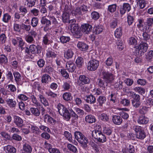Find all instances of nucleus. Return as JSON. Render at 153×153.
<instances>
[{"label":"nucleus","mask_w":153,"mask_h":153,"mask_svg":"<svg viewBox=\"0 0 153 153\" xmlns=\"http://www.w3.org/2000/svg\"><path fill=\"white\" fill-rule=\"evenodd\" d=\"M77 46L79 49L82 51H85L88 48V46L85 43L82 42H78Z\"/></svg>","instance_id":"obj_19"},{"label":"nucleus","mask_w":153,"mask_h":153,"mask_svg":"<svg viewBox=\"0 0 153 153\" xmlns=\"http://www.w3.org/2000/svg\"><path fill=\"white\" fill-rule=\"evenodd\" d=\"M41 22L42 24L45 25V26L44 28V30L45 31L48 30V27L51 24V22L50 20H48L45 17H43L42 18Z\"/></svg>","instance_id":"obj_17"},{"label":"nucleus","mask_w":153,"mask_h":153,"mask_svg":"<svg viewBox=\"0 0 153 153\" xmlns=\"http://www.w3.org/2000/svg\"><path fill=\"white\" fill-rule=\"evenodd\" d=\"M122 118L119 116L115 115L113 116L112 121L115 124L120 125L122 123Z\"/></svg>","instance_id":"obj_23"},{"label":"nucleus","mask_w":153,"mask_h":153,"mask_svg":"<svg viewBox=\"0 0 153 153\" xmlns=\"http://www.w3.org/2000/svg\"><path fill=\"white\" fill-rule=\"evenodd\" d=\"M22 29L24 30L29 32L30 30L31 27L30 25H27L24 23L21 25Z\"/></svg>","instance_id":"obj_52"},{"label":"nucleus","mask_w":153,"mask_h":153,"mask_svg":"<svg viewBox=\"0 0 153 153\" xmlns=\"http://www.w3.org/2000/svg\"><path fill=\"white\" fill-rule=\"evenodd\" d=\"M101 74L102 79L108 83H112L115 78V76L113 74L105 70L102 71Z\"/></svg>","instance_id":"obj_6"},{"label":"nucleus","mask_w":153,"mask_h":153,"mask_svg":"<svg viewBox=\"0 0 153 153\" xmlns=\"http://www.w3.org/2000/svg\"><path fill=\"white\" fill-rule=\"evenodd\" d=\"M149 121V119L144 116H140L137 120V122L140 124H146Z\"/></svg>","instance_id":"obj_21"},{"label":"nucleus","mask_w":153,"mask_h":153,"mask_svg":"<svg viewBox=\"0 0 153 153\" xmlns=\"http://www.w3.org/2000/svg\"><path fill=\"white\" fill-rule=\"evenodd\" d=\"M74 55L73 50L71 49H68L64 53L65 57L67 59L72 58Z\"/></svg>","instance_id":"obj_20"},{"label":"nucleus","mask_w":153,"mask_h":153,"mask_svg":"<svg viewBox=\"0 0 153 153\" xmlns=\"http://www.w3.org/2000/svg\"><path fill=\"white\" fill-rule=\"evenodd\" d=\"M86 101L87 102L90 104H94L96 102L95 97L93 95L91 94L86 96Z\"/></svg>","instance_id":"obj_25"},{"label":"nucleus","mask_w":153,"mask_h":153,"mask_svg":"<svg viewBox=\"0 0 153 153\" xmlns=\"http://www.w3.org/2000/svg\"><path fill=\"white\" fill-rule=\"evenodd\" d=\"M26 52L27 53H29L30 52L32 53L36 54L38 53V51L37 47L34 45L33 44L30 45L29 47V51L28 50Z\"/></svg>","instance_id":"obj_24"},{"label":"nucleus","mask_w":153,"mask_h":153,"mask_svg":"<svg viewBox=\"0 0 153 153\" xmlns=\"http://www.w3.org/2000/svg\"><path fill=\"white\" fill-rule=\"evenodd\" d=\"M117 5L116 4L110 5L108 6L107 10L111 13H113L116 10Z\"/></svg>","instance_id":"obj_38"},{"label":"nucleus","mask_w":153,"mask_h":153,"mask_svg":"<svg viewBox=\"0 0 153 153\" xmlns=\"http://www.w3.org/2000/svg\"><path fill=\"white\" fill-rule=\"evenodd\" d=\"M44 120L45 122H46L48 124L51 126L54 125L56 123V120L48 114L45 115Z\"/></svg>","instance_id":"obj_11"},{"label":"nucleus","mask_w":153,"mask_h":153,"mask_svg":"<svg viewBox=\"0 0 153 153\" xmlns=\"http://www.w3.org/2000/svg\"><path fill=\"white\" fill-rule=\"evenodd\" d=\"M51 80L50 76L47 74H43L42 76L41 82L43 83L48 84Z\"/></svg>","instance_id":"obj_22"},{"label":"nucleus","mask_w":153,"mask_h":153,"mask_svg":"<svg viewBox=\"0 0 153 153\" xmlns=\"http://www.w3.org/2000/svg\"><path fill=\"white\" fill-rule=\"evenodd\" d=\"M39 129L44 131L45 132H47L49 133H51V131L50 129L46 126L41 125L39 126Z\"/></svg>","instance_id":"obj_55"},{"label":"nucleus","mask_w":153,"mask_h":153,"mask_svg":"<svg viewBox=\"0 0 153 153\" xmlns=\"http://www.w3.org/2000/svg\"><path fill=\"white\" fill-rule=\"evenodd\" d=\"M26 127L27 128H30L32 132L36 135H39L41 133V131L39 130V128L35 126L28 124L27 125Z\"/></svg>","instance_id":"obj_15"},{"label":"nucleus","mask_w":153,"mask_h":153,"mask_svg":"<svg viewBox=\"0 0 153 153\" xmlns=\"http://www.w3.org/2000/svg\"><path fill=\"white\" fill-rule=\"evenodd\" d=\"M98 85L100 87L102 88H105L108 85V83L106 82V80H103L100 79H98Z\"/></svg>","instance_id":"obj_35"},{"label":"nucleus","mask_w":153,"mask_h":153,"mask_svg":"<svg viewBox=\"0 0 153 153\" xmlns=\"http://www.w3.org/2000/svg\"><path fill=\"white\" fill-rule=\"evenodd\" d=\"M122 29L120 27L116 29L114 32V35L116 37L120 38L122 35Z\"/></svg>","instance_id":"obj_47"},{"label":"nucleus","mask_w":153,"mask_h":153,"mask_svg":"<svg viewBox=\"0 0 153 153\" xmlns=\"http://www.w3.org/2000/svg\"><path fill=\"white\" fill-rule=\"evenodd\" d=\"M45 144L50 153H60L59 149L53 147V146L51 144L46 142H45Z\"/></svg>","instance_id":"obj_10"},{"label":"nucleus","mask_w":153,"mask_h":153,"mask_svg":"<svg viewBox=\"0 0 153 153\" xmlns=\"http://www.w3.org/2000/svg\"><path fill=\"white\" fill-rule=\"evenodd\" d=\"M67 147L68 149L74 153H76L77 152V148L74 145L68 144V145Z\"/></svg>","instance_id":"obj_53"},{"label":"nucleus","mask_w":153,"mask_h":153,"mask_svg":"<svg viewBox=\"0 0 153 153\" xmlns=\"http://www.w3.org/2000/svg\"><path fill=\"white\" fill-rule=\"evenodd\" d=\"M70 30L72 33H74L79 30V29L76 24L73 23L70 25Z\"/></svg>","instance_id":"obj_37"},{"label":"nucleus","mask_w":153,"mask_h":153,"mask_svg":"<svg viewBox=\"0 0 153 153\" xmlns=\"http://www.w3.org/2000/svg\"><path fill=\"white\" fill-rule=\"evenodd\" d=\"M46 56L47 58H53L57 57V53L51 48H48L46 51Z\"/></svg>","instance_id":"obj_9"},{"label":"nucleus","mask_w":153,"mask_h":153,"mask_svg":"<svg viewBox=\"0 0 153 153\" xmlns=\"http://www.w3.org/2000/svg\"><path fill=\"white\" fill-rule=\"evenodd\" d=\"M69 14L67 13L64 12L62 16V19L63 22L69 23H74L75 22V21L74 19L70 20Z\"/></svg>","instance_id":"obj_16"},{"label":"nucleus","mask_w":153,"mask_h":153,"mask_svg":"<svg viewBox=\"0 0 153 153\" xmlns=\"http://www.w3.org/2000/svg\"><path fill=\"white\" fill-rule=\"evenodd\" d=\"M62 98L65 100L69 101L71 100L72 99V97L70 93L66 92L63 94Z\"/></svg>","instance_id":"obj_36"},{"label":"nucleus","mask_w":153,"mask_h":153,"mask_svg":"<svg viewBox=\"0 0 153 153\" xmlns=\"http://www.w3.org/2000/svg\"><path fill=\"white\" fill-rule=\"evenodd\" d=\"M94 29L96 34H99L102 31L103 27L101 25L97 26L94 27Z\"/></svg>","instance_id":"obj_39"},{"label":"nucleus","mask_w":153,"mask_h":153,"mask_svg":"<svg viewBox=\"0 0 153 153\" xmlns=\"http://www.w3.org/2000/svg\"><path fill=\"white\" fill-rule=\"evenodd\" d=\"M52 36L50 33L45 35L43 38L42 42L45 45H48L52 43Z\"/></svg>","instance_id":"obj_14"},{"label":"nucleus","mask_w":153,"mask_h":153,"mask_svg":"<svg viewBox=\"0 0 153 153\" xmlns=\"http://www.w3.org/2000/svg\"><path fill=\"white\" fill-rule=\"evenodd\" d=\"M135 48L136 54L141 56L147 51L148 48V45L146 42H142Z\"/></svg>","instance_id":"obj_3"},{"label":"nucleus","mask_w":153,"mask_h":153,"mask_svg":"<svg viewBox=\"0 0 153 153\" xmlns=\"http://www.w3.org/2000/svg\"><path fill=\"white\" fill-rule=\"evenodd\" d=\"M23 149L25 152L31 153L32 151V148L29 145L25 143L23 145Z\"/></svg>","instance_id":"obj_31"},{"label":"nucleus","mask_w":153,"mask_h":153,"mask_svg":"<svg viewBox=\"0 0 153 153\" xmlns=\"http://www.w3.org/2000/svg\"><path fill=\"white\" fill-rule=\"evenodd\" d=\"M100 119L104 121H108L109 120V117L107 114L105 113L101 114L100 116Z\"/></svg>","instance_id":"obj_51"},{"label":"nucleus","mask_w":153,"mask_h":153,"mask_svg":"<svg viewBox=\"0 0 153 153\" xmlns=\"http://www.w3.org/2000/svg\"><path fill=\"white\" fill-rule=\"evenodd\" d=\"M59 39L61 42L65 43L68 42L70 40V38L68 36H62L60 37Z\"/></svg>","instance_id":"obj_44"},{"label":"nucleus","mask_w":153,"mask_h":153,"mask_svg":"<svg viewBox=\"0 0 153 153\" xmlns=\"http://www.w3.org/2000/svg\"><path fill=\"white\" fill-rule=\"evenodd\" d=\"M64 135L65 137L68 139V140L70 142L72 143H74V142L77 143L76 142L75 140H72V135L71 134L67 131H65L64 133Z\"/></svg>","instance_id":"obj_34"},{"label":"nucleus","mask_w":153,"mask_h":153,"mask_svg":"<svg viewBox=\"0 0 153 153\" xmlns=\"http://www.w3.org/2000/svg\"><path fill=\"white\" fill-rule=\"evenodd\" d=\"M91 17L95 20H97L99 18V14L97 12L94 11L91 14Z\"/></svg>","instance_id":"obj_61"},{"label":"nucleus","mask_w":153,"mask_h":153,"mask_svg":"<svg viewBox=\"0 0 153 153\" xmlns=\"http://www.w3.org/2000/svg\"><path fill=\"white\" fill-rule=\"evenodd\" d=\"M106 100V97L103 96H99L97 99V101L99 104V105L100 106H102L103 104L105 103Z\"/></svg>","instance_id":"obj_32"},{"label":"nucleus","mask_w":153,"mask_h":153,"mask_svg":"<svg viewBox=\"0 0 153 153\" xmlns=\"http://www.w3.org/2000/svg\"><path fill=\"white\" fill-rule=\"evenodd\" d=\"M40 101L45 106L49 105V103L45 97L42 95L40 94L38 96Z\"/></svg>","instance_id":"obj_28"},{"label":"nucleus","mask_w":153,"mask_h":153,"mask_svg":"<svg viewBox=\"0 0 153 153\" xmlns=\"http://www.w3.org/2000/svg\"><path fill=\"white\" fill-rule=\"evenodd\" d=\"M26 40L28 43H32L34 41L33 37L32 36L28 35L26 37Z\"/></svg>","instance_id":"obj_60"},{"label":"nucleus","mask_w":153,"mask_h":153,"mask_svg":"<svg viewBox=\"0 0 153 153\" xmlns=\"http://www.w3.org/2000/svg\"><path fill=\"white\" fill-rule=\"evenodd\" d=\"M30 111L32 114L35 116H38L40 115V112L37 108H31L30 109Z\"/></svg>","instance_id":"obj_43"},{"label":"nucleus","mask_w":153,"mask_h":153,"mask_svg":"<svg viewBox=\"0 0 153 153\" xmlns=\"http://www.w3.org/2000/svg\"><path fill=\"white\" fill-rule=\"evenodd\" d=\"M71 13L73 15L76 16L79 15H82V14L80 7H76L75 9L73 8V10L71 11Z\"/></svg>","instance_id":"obj_27"},{"label":"nucleus","mask_w":153,"mask_h":153,"mask_svg":"<svg viewBox=\"0 0 153 153\" xmlns=\"http://www.w3.org/2000/svg\"><path fill=\"white\" fill-rule=\"evenodd\" d=\"M131 10V6L128 3H124L122 7L120 9V12L121 14H124L126 12H128Z\"/></svg>","instance_id":"obj_12"},{"label":"nucleus","mask_w":153,"mask_h":153,"mask_svg":"<svg viewBox=\"0 0 153 153\" xmlns=\"http://www.w3.org/2000/svg\"><path fill=\"white\" fill-rule=\"evenodd\" d=\"M123 82L119 80L118 82L115 83L114 85V87L115 88H117V90L120 89L123 87Z\"/></svg>","instance_id":"obj_56"},{"label":"nucleus","mask_w":153,"mask_h":153,"mask_svg":"<svg viewBox=\"0 0 153 153\" xmlns=\"http://www.w3.org/2000/svg\"><path fill=\"white\" fill-rule=\"evenodd\" d=\"M32 102L37 106H41V104L37 100L36 97L34 95H31L30 96Z\"/></svg>","instance_id":"obj_42"},{"label":"nucleus","mask_w":153,"mask_h":153,"mask_svg":"<svg viewBox=\"0 0 153 153\" xmlns=\"http://www.w3.org/2000/svg\"><path fill=\"white\" fill-rule=\"evenodd\" d=\"M76 62L77 66L81 67L83 64V58L80 57H78L76 59Z\"/></svg>","instance_id":"obj_45"},{"label":"nucleus","mask_w":153,"mask_h":153,"mask_svg":"<svg viewBox=\"0 0 153 153\" xmlns=\"http://www.w3.org/2000/svg\"><path fill=\"white\" fill-rule=\"evenodd\" d=\"M57 108L59 114L62 116L66 120H69L71 115L72 123H76L78 117L72 109L70 110L71 113L70 114L67 108L61 104L58 105Z\"/></svg>","instance_id":"obj_1"},{"label":"nucleus","mask_w":153,"mask_h":153,"mask_svg":"<svg viewBox=\"0 0 153 153\" xmlns=\"http://www.w3.org/2000/svg\"><path fill=\"white\" fill-rule=\"evenodd\" d=\"M7 37L5 34L2 33L0 35V42L1 44L4 43L6 40Z\"/></svg>","instance_id":"obj_62"},{"label":"nucleus","mask_w":153,"mask_h":153,"mask_svg":"<svg viewBox=\"0 0 153 153\" xmlns=\"http://www.w3.org/2000/svg\"><path fill=\"white\" fill-rule=\"evenodd\" d=\"M137 5L140 9L144 8L146 4V2L144 0H136Z\"/></svg>","instance_id":"obj_30"},{"label":"nucleus","mask_w":153,"mask_h":153,"mask_svg":"<svg viewBox=\"0 0 153 153\" xmlns=\"http://www.w3.org/2000/svg\"><path fill=\"white\" fill-rule=\"evenodd\" d=\"M92 27L91 25L88 24H85L81 26V30L85 34L89 33L92 30Z\"/></svg>","instance_id":"obj_8"},{"label":"nucleus","mask_w":153,"mask_h":153,"mask_svg":"<svg viewBox=\"0 0 153 153\" xmlns=\"http://www.w3.org/2000/svg\"><path fill=\"white\" fill-rule=\"evenodd\" d=\"M74 136L76 139L81 144L82 147L84 148H86L87 147L88 139L81 132L76 131L74 133Z\"/></svg>","instance_id":"obj_2"},{"label":"nucleus","mask_w":153,"mask_h":153,"mask_svg":"<svg viewBox=\"0 0 153 153\" xmlns=\"http://www.w3.org/2000/svg\"><path fill=\"white\" fill-rule=\"evenodd\" d=\"M117 48L120 51H121L123 48V42L121 41H118L117 42Z\"/></svg>","instance_id":"obj_63"},{"label":"nucleus","mask_w":153,"mask_h":153,"mask_svg":"<svg viewBox=\"0 0 153 153\" xmlns=\"http://www.w3.org/2000/svg\"><path fill=\"white\" fill-rule=\"evenodd\" d=\"M38 19L36 17H33L32 18L31 22V24L33 27H36L38 23Z\"/></svg>","instance_id":"obj_59"},{"label":"nucleus","mask_w":153,"mask_h":153,"mask_svg":"<svg viewBox=\"0 0 153 153\" xmlns=\"http://www.w3.org/2000/svg\"><path fill=\"white\" fill-rule=\"evenodd\" d=\"M137 43V39L134 37H131L128 40V43L130 45H136Z\"/></svg>","instance_id":"obj_50"},{"label":"nucleus","mask_w":153,"mask_h":153,"mask_svg":"<svg viewBox=\"0 0 153 153\" xmlns=\"http://www.w3.org/2000/svg\"><path fill=\"white\" fill-rule=\"evenodd\" d=\"M73 8L71 5L68 6L67 4H65L64 7V12L70 13L71 11L73 10Z\"/></svg>","instance_id":"obj_41"},{"label":"nucleus","mask_w":153,"mask_h":153,"mask_svg":"<svg viewBox=\"0 0 153 153\" xmlns=\"http://www.w3.org/2000/svg\"><path fill=\"white\" fill-rule=\"evenodd\" d=\"M7 62V59L5 56L4 55L0 56V64H6Z\"/></svg>","instance_id":"obj_57"},{"label":"nucleus","mask_w":153,"mask_h":153,"mask_svg":"<svg viewBox=\"0 0 153 153\" xmlns=\"http://www.w3.org/2000/svg\"><path fill=\"white\" fill-rule=\"evenodd\" d=\"M92 136L99 142L103 143L106 141L105 136L100 130L95 129L92 132Z\"/></svg>","instance_id":"obj_4"},{"label":"nucleus","mask_w":153,"mask_h":153,"mask_svg":"<svg viewBox=\"0 0 153 153\" xmlns=\"http://www.w3.org/2000/svg\"><path fill=\"white\" fill-rule=\"evenodd\" d=\"M79 80L85 84L89 83L90 81V79L84 75H80L79 77Z\"/></svg>","instance_id":"obj_29"},{"label":"nucleus","mask_w":153,"mask_h":153,"mask_svg":"<svg viewBox=\"0 0 153 153\" xmlns=\"http://www.w3.org/2000/svg\"><path fill=\"white\" fill-rule=\"evenodd\" d=\"M99 64V61L95 59L89 61L87 65V69L90 71H94L98 68Z\"/></svg>","instance_id":"obj_7"},{"label":"nucleus","mask_w":153,"mask_h":153,"mask_svg":"<svg viewBox=\"0 0 153 153\" xmlns=\"http://www.w3.org/2000/svg\"><path fill=\"white\" fill-rule=\"evenodd\" d=\"M66 68L69 72H72L75 70L76 66L72 61H69L66 63Z\"/></svg>","instance_id":"obj_13"},{"label":"nucleus","mask_w":153,"mask_h":153,"mask_svg":"<svg viewBox=\"0 0 153 153\" xmlns=\"http://www.w3.org/2000/svg\"><path fill=\"white\" fill-rule=\"evenodd\" d=\"M28 32L29 34V35L32 36L34 38H35L37 35V33L36 31V30L34 29H31Z\"/></svg>","instance_id":"obj_64"},{"label":"nucleus","mask_w":153,"mask_h":153,"mask_svg":"<svg viewBox=\"0 0 153 153\" xmlns=\"http://www.w3.org/2000/svg\"><path fill=\"white\" fill-rule=\"evenodd\" d=\"M36 0H24L25 5L29 7H32L35 4Z\"/></svg>","instance_id":"obj_33"},{"label":"nucleus","mask_w":153,"mask_h":153,"mask_svg":"<svg viewBox=\"0 0 153 153\" xmlns=\"http://www.w3.org/2000/svg\"><path fill=\"white\" fill-rule=\"evenodd\" d=\"M103 133L108 135H110L112 133L111 128H110L105 127L103 129Z\"/></svg>","instance_id":"obj_58"},{"label":"nucleus","mask_w":153,"mask_h":153,"mask_svg":"<svg viewBox=\"0 0 153 153\" xmlns=\"http://www.w3.org/2000/svg\"><path fill=\"white\" fill-rule=\"evenodd\" d=\"M85 120L87 123H92L95 122L96 119L94 116L91 115H88L85 117Z\"/></svg>","instance_id":"obj_26"},{"label":"nucleus","mask_w":153,"mask_h":153,"mask_svg":"<svg viewBox=\"0 0 153 153\" xmlns=\"http://www.w3.org/2000/svg\"><path fill=\"white\" fill-rule=\"evenodd\" d=\"M17 104L16 100L15 99H10V108L14 110Z\"/></svg>","instance_id":"obj_48"},{"label":"nucleus","mask_w":153,"mask_h":153,"mask_svg":"<svg viewBox=\"0 0 153 153\" xmlns=\"http://www.w3.org/2000/svg\"><path fill=\"white\" fill-rule=\"evenodd\" d=\"M133 129L136 133V137L139 139L143 140L146 137V134L143 128L140 126L135 125Z\"/></svg>","instance_id":"obj_5"},{"label":"nucleus","mask_w":153,"mask_h":153,"mask_svg":"<svg viewBox=\"0 0 153 153\" xmlns=\"http://www.w3.org/2000/svg\"><path fill=\"white\" fill-rule=\"evenodd\" d=\"M53 71V69L50 66H46L43 70V72L44 73H46L48 74H51Z\"/></svg>","instance_id":"obj_54"},{"label":"nucleus","mask_w":153,"mask_h":153,"mask_svg":"<svg viewBox=\"0 0 153 153\" xmlns=\"http://www.w3.org/2000/svg\"><path fill=\"white\" fill-rule=\"evenodd\" d=\"M59 71L60 73L62 76L65 77V79H67L69 77V74L65 69H59Z\"/></svg>","instance_id":"obj_46"},{"label":"nucleus","mask_w":153,"mask_h":153,"mask_svg":"<svg viewBox=\"0 0 153 153\" xmlns=\"http://www.w3.org/2000/svg\"><path fill=\"white\" fill-rule=\"evenodd\" d=\"M14 123L19 127H22L23 126V121L19 117L15 115L14 116Z\"/></svg>","instance_id":"obj_18"},{"label":"nucleus","mask_w":153,"mask_h":153,"mask_svg":"<svg viewBox=\"0 0 153 153\" xmlns=\"http://www.w3.org/2000/svg\"><path fill=\"white\" fill-rule=\"evenodd\" d=\"M134 90L135 91L141 94H144L145 93V90L141 87H136L134 88Z\"/></svg>","instance_id":"obj_49"},{"label":"nucleus","mask_w":153,"mask_h":153,"mask_svg":"<svg viewBox=\"0 0 153 153\" xmlns=\"http://www.w3.org/2000/svg\"><path fill=\"white\" fill-rule=\"evenodd\" d=\"M91 146L93 149L95 151V153H101V148L94 143L92 142L91 144Z\"/></svg>","instance_id":"obj_40"}]
</instances>
